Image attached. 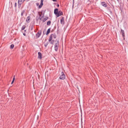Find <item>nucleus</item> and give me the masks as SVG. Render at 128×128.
Returning <instances> with one entry per match:
<instances>
[{
    "mask_svg": "<svg viewBox=\"0 0 128 128\" xmlns=\"http://www.w3.org/2000/svg\"><path fill=\"white\" fill-rule=\"evenodd\" d=\"M44 12H43L42 11L38 12V14L39 16V19L40 20H41L42 18L44 17Z\"/></svg>",
    "mask_w": 128,
    "mask_h": 128,
    "instance_id": "1",
    "label": "nucleus"
},
{
    "mask_svg": "<svg viewBox=\"0 0 128 128\" xmlns=\"http://www.w3.org/2000/svg\"><path fill=\"white\" fill-rule=\"evenodd\" d=\"M59 45L58 41V40L57 42L54 45V49L55 51H58V48Z\"/></svg>",
    "mask_w": 128,
    "mask_h": 128,
    "instance_id": "2",
    "label": "nucleus"
},
{
    "mask_svg": "<svg viewBox=\"0 0 128 128\" xmlns=\"http://www.w3.org/2000/svg\"><path fill=\"white\" fill-rule=\"evenodd\" d=\"M42 34V31L39 30L36 34V36L37 38H38Z\"/></svg>",
    "mask_w": 128,
    "mask_h": 128,
    "instance_id": "3",
    "label": "nucleus"
},
{
    "mask_svg": "<svg viewBox=\"0 0 128 128\" xmlns=\"http://www.w3.org/2000/svg\"><path fill=\"white\" fill-rule=\"evenodd\" d=\"M62 74L60 76L59 78L60 79L64 80L65 79V75L64 73L63 72H62Z\"/></svg>",
    "mask_w": 128,
    "mask_h": 128,
    "instance_id": "4",
    "label": "nucleus"
},
{
    "mask_svg": "<svg viewBox=\"0 0 128 128\" xmlns=\"http://www.w3.org/2000/svg\"><path fill=\"white\" fill-rule=\"evenodd\" d=\"M121 32L122 33V36L123 37V39L124 40H125V35H124V30L121 29Z\"/></svg>",
    "mask_w": 128,
    "mask_h": 128,
    "instance_id": "5",
    "label": "nucleus"
},
{
    "mask_svg": "<svg viewBox=\"0 0 128 128\" xmlns=\"http://www.w3.org/2000/svg\"><path fill=\"white\" fill-rule=\"evenodd\" d=\"M101 5L104 7H106L107 6V4L105 2H101Z\"/></svg>",
    "mask_w": 128,
    "mask_h": 128,
    "instance_id": "6",
    "label": "nucleus"
},
{
    "mask_svg": "<svg viewBox=\"0 0 128 128\" xmlns=\"http://www.w3.org/2000/svg\"><path fill=\"white\" fill-rule=\"evenodd\" d=\"M58 15L57 16V17H58L59 16L63 15V12L61 10H60L58 11Z\"/></svg>",
    "mask_w": 128,
    "mask_h": 128,
    "instance_id": "7",
    "label": "nucleus"
},
{
    "mask_svg": "<svg viewBox=\"0 0 128 128\" xmlns=\"http://www.w3.org/2000/svg\"><path fill=\"white\" fill-rule=\"evenodd\" d=\"M93 2L94 0H88L87 2V3L88 5H89L93 3Z\"/></svg>",
    "mask_w": 128,
    "mask_h": 128,
    "instance_id": "8",
    "label": "nucleus"
},
{
    "mask_svg": "<svg viewBox=\"0 0 128 128\" xmlns=\"http://www.w3.org/2000/svg\"><path fill=\"white\" fill-rule=\"evenodd\" d=\"M58 8H55L54 10V14L56 16H57L58 12Z\"/></svg>",
    "mask_w": 128,
    "mask_h": 128,
    "instance_id": "9",
    "label": "nucleus"
},
{
    "mask_svg": "<svg viewBox=\"0 0 128 128\" xmlns=\"http://www.w3.org/2000/svg\"><path fill=\"white\" fill-rule=\"evenodd\" d=\"M43 1H44V0H41L40 4L39 6L38 7L39 8H41L42 7V6L43 5Z\"/></svg>",
    "mask_w": 128,
    "mask_h": 128,
    "instance_id": "10",
    "label": "nucleus"
},
{
    "mask_svg": "<svg viewBox=\"0 0 128 128\" xmlns=\"http://www.w3.org/2000/svg\"><path fill=\"white\" fill-rule=\"evenodd\" d=\"M34 27V25L33 24L30 25L29 26V29L30 30H32L33 29Z\"/></svg>",
    "mask_w": 128,
    "mask_h": 128,
    "instance_id": "11",
    "label": "nucleus"
},
{
    "mask_svg": "<svg viewBox=\"0 0 128 128\" xmlns=\"http://www.w3.org/2000/svg\"><path fill=\"white\" fill-rule=\"evenodd\" d=\"M38 58L40 59H41L42 58V54L40 52H38Z\"/></svg>",
    "mask_w": 128,
    "mask_h": 128,
    "instance_id": "12",
    "label": "nucleus"
},
{
    "mask_svg": "<svg viewBox=\"0 0 128 128\" xmlns=\"http://www.w3.org/2000/svg\"><path fill=\"white\" fill-rule=\"evenodd\" d=\"M64 18L62 17L60 20V23L61 24H64Z\"/></svg>",
    "mask_w": 128,
    "mask_h": 128,
    "instance_id": "13",
    "label": "nucleus"
},
{
    "mask_svg": "<svg viewBox=\"0 0 128 128\" xmlns=\"http://www.w3.org/2000/svg\"><path fill=\"white\" fill-rule=\"evenodd\" d=\"M52 34H51L49 38L48 39V41L49 42H50L52 40L53 37L52 36Z\"/></svg>",
    "mask_w": 128,
    "mask_h": 128,
    "instance_id": "14",
    "label": "nucleus"
},
{
    "mask_svg": "<svg viewBox=\"0 0 128 128\" xmlns=\"http://www.w3.org/2000/svg\"><path fill=\"white\" fill-rule=\"evenodd\" d=\"M48 18V17H46L45 18H43L41 20H42V22H45Z\"/></svg>",
    "mask_w": 128,
    "mask_h": 128,
    "instance_id": "15",
    "label": "nucleus"
},
{
    "mask_svg": "<svg viewBox=\"0 0 128 128\" xmlns=\"http://www.w3.org/2000/svg\"><path fill=\"white\" fill-rule=\"evenodd\" d=\"M30 16H28L27 17L26 21L27 22H29V20L30 19Z\"/></svg>",
    "mask_w": 128,
    "mask_h": 128,
    "instance_id": "16",
    "label": "nucleus"
},
{
    "mask_svg": "<svg viewBox=\"0 0 128 128\" xmlns=\"http://www.w3.org/2000/svg\"><path fill=\"white\" fill-rule=\"evenodd\" d=\"M25 0H18V2H20L22 4Z\"/></svg>",
    "mask_w": 128,
    "mask_h": 128,
    "instance_id": "17",
    "label": "nucleus"
},
{
    "mask_svg": "<svg viewBox=\"0 0 128 128\" xmlns=\"http://www.w3.org/2000/svg\"><path fill=\"white\" fill-rule=\"evenodd\" d=\"M50 28L48 29V30L47 31V32L46 33V35H47L50 33Z\"/></svg>",
    "mask_w": 128,
    "mask_h": 128,
    "instance_id": "18",
    "label": "nucleus"
},
{
    "mask_svg": "<svg viewBox=\"0 0 128 128\" xmlns=\"http://www.w3.org/2000/svg\"><path fill=\"white\" fill-rule=\"evenodd\" d=\"M25 12V10H23L21 12V16H23V15H24V12Z\"/></svg>",
    "mask_w": 128,
    "mask_h": 128,
    "instance_id": "19",
    "label": "nucleus"
},
{
    "mask_svg": "<svg viewBox=\"0 0 128 128\" xmlns=\"http://www.w3.org/2000/svg\"><path fill=\"white\" fill-rule=\"evenodd\" d=\"M51 23V22L50 20H49L47 22V24L48 26H50V25Z\"/></svg>",
    "mask_w": 128,
    "mask_h": 128,
    "instance_id": "20",
    "label": "nucleus"
},
{
    "mask_svg": "<svg viewBox=\"0 0 128 128\" xmlns=\"http://www.w3.org/2000/svg\"><path fill=\"white\" fill-rule=\"evenodd\" d=\"M26 26L25 25H23L22 28V30H23L24 29L26 28Z\"/></svg>",
    "mask_w": 128,
    "mask_h": 128,
    "instance_id": "21",
    "label": "nucleus"
},
{
    "mask_svg": "<svg viewBox=\"0 0 128 128\" xmlns=\"http://www.w3.org/2000/svg\"><path fill=\"white\" fill-rule=\"evenodd\" d=\"M52 34V36L54 38H56V34Z\"/></svg>",
    "mask_w": 128,
    "mask_h": 128,
    "instance_id": "22",
    "label": "nucleus"
},
{
    "mask_svg": "<svg viewBox=\"0 0 128 128\" xmlns=\"http://www.w3.org/2000/svg\"><path fill=\"white\" fill-rule=\"evenodd\" d=\"M18 8H20L21 6V4H22V3H20V2H18Z\"/></svg>",
    "mask_w": 128,
    "mask_h": 128,
    "instance_id": "23",
    "label": "nucleus"
},
{
    "mask_svg": "<svg viewBox=\"0 0 128 128\" xmlns=\"http://www.w3.org/2000/svg\"><path fill=\"white\" fill-rule=\"evenodd\" d=\"M54 40H52L50 42V44H54Z\"/></svg>",
    "mask_w": 128,
    "mask_h": 128,
    "instance_id": "24",
    "label": "nucleus"
},
{
    "mask_svg": "<svg viewBox=\"0 0 128 128\" xmlns=\"http://www.w3.org/2000/svg\"><path fill=\"white\" fill-rule=\"evenodd\" d=\"M14 45L13 44H11L10 46V48L11 49H12L14 47Z\"/></svg>",
    "mask_w": 128,
    "mask_h": 128,
    "instance_id": "25",
    "label": "nucleus"
},
{
    "mask_svg": "<svg viewBox=\"0 0 128 128\" xmlns=\"http://www.w3.org/2000/svg\"><path fill=\"white\" fill-rule=\"evenodd\" d=\"M48 42H47L46 44H44V46H45V47H46L47 46H48Z\"/></svg>",
    "mask_w": 128,
    "mask_h": 128,
    "instance_id": "26",
    "label": "nucleus"
},
{
    "mask_svg": "<svg viewBox=\"0 0 128 128\" xmlns=\"http://www.w3.org/2000/svg\"><path fill=\"white\" fill-rule=\"evenodd\" d=\"M15 79V76H14L13 77V78L12 80L14 81V80Z\"/></svg>",
    "mask_w": 128,
    "mask_h": 128,
    "instance_id": "27",
    "label": "nucleus"
},
{
    "mask_svg": "<svg viewBox=\"0 0 128 128\" xmlns=\"http://www.w3.org/2000/svg\"><path fill=\"white\" fill-rule=\"evenodd\" d=\"M16 5H17V4H16V2L15 4H14V6L15 7H16Z\"/></svg>",
    "mask_w": 128,
    "mask_h": 128,
    "instance_id": "28",
    "label": "nucleus"
},
{
    "mask_svg": "<svg viewBox=\"0 0 128 128\" xmlns=\"http://www.w3.org/2000/svg\"><path fill=\"white\" fill-rule=\"evenodd\" d=\"M36 5H37V6H38L39 5V3H36Z\"/></svg>",
    "mask_w": 128,
    "mask_h": 128,
    "instance_id": "29",
    "label": "nucleus"
},
{
    "mask_svg": "<svg viewBox=\"0 0 128 128\" xmlns=\"http://www.w3.org/2000/svg\"><path fill=\"white\" fill-rule=\"evenodd\" d=\"M57 6H58V7H59V4H57Z\"/></svg>",
    "mask_w": 128,
    "mask_h": 128,
    "instance_id": "30",
    "label": "nucleus"
},
{
    "mask_svg": "<svg viewBox=\"0 0 128 128\" xmlns=\"http://www.w3.org/2000/svg\"><path fill=\"white\" fill-rule=\"evenodd\" d=\"M14 82V81L12 80V82L11 84H12Z\"/></svg>",
    "mask_w": 128,
    "mask_h": 128,
    "instance_id": "31",
    "label": "nucleus"
},
{
    "mask_svg": "<svg viewBox=\"0 0 128 128\" xmlns=\"http://www.w3.org/2000/svg\"><path fill=\"white\" fill-rule=\"evenodd\" d=\"M23 34L24 36H26V34L25 33H24Z\"/></svg>",
    "mask_w": 128,
    "mask_h": 128,
    "instance_id": "32",
    "label": "nucleus"
},
{
    "mask_svg": "<svg viewBox=\"0 0 128 128\" xmlns=\"http://www.w3.org/2000/svg\"><path fill=\"white\" fill-rule=\"evenodd\" d=\"M34 32H36V31L35 30H34Z\"/></svg>",
    "mask_w": 128,
    "mask_h": 128,
    "instance_id": "33",
    "label": "nucleus"
},
{
    "mask_svg": "<svg viewBox=\"0 0 128 128\" xmlns=\"http://www.w3.org/2000/svg\"><path fill=\"white\" fill-rule=\"evenodd\" d=\"M24 31H25V32L26 31V30H24Z\"/></svg>",
    "mask_w": 128,
    "mask_h": 128,
    "instance_id": "34",
    "label": "nucleus"
},
{
    "mask_svg": "<svg viewBox=\"0 0 128 128\" xmlns=\"http://www.w3.org/2000/svg\"><path fill=\"white\" fill-rule=\"evenodd\" d=\"M118 1V0H117Z\"/></svg>",
    "mask_w": 128,
    "mask_h": 128,
    "instance_id": "35",
    "label": "nucleus"
}]
</instances>
